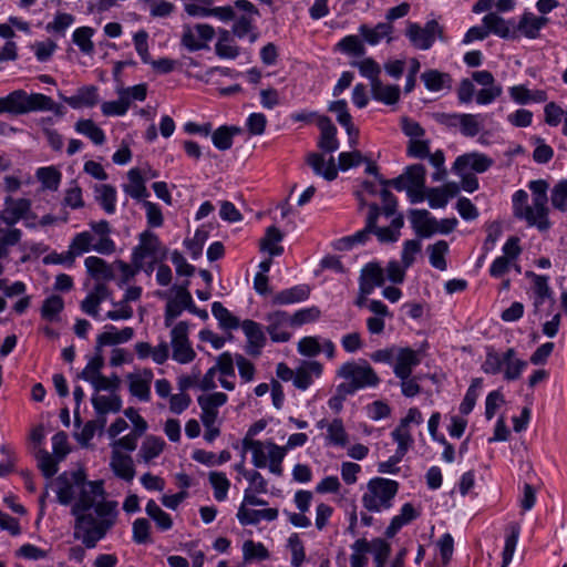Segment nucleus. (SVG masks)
Listing matches in <instances>:
<instances>
[{
    "label": "nucleus",
    "instance_id": "56",
    "mask_svg": "<svg viewBox=\"0 0 567 567\" xmlns=\"http://www.w3.org/2000/svg\"><path fill=\"white\" fill-rule=\"evenodd\" d=\"M209 483L214 488V497L218 502H223L227 498V493L230 486V482L226 474L223 472H210Z\"/></svg>",
    "mask_w": 567,
    "mask_h": 567
},
{
    "label": "nucleus",
    "instance_id": "31",
    "mask_svg": "<svg viewBox=\"0 0 567 567\" xmlns=\"http://www.w3.org/2000/svg\"><path fill=\"white\" fill-rule=\"evenodd\" d=\"M482 22L488 30V35L495 34L499 38L507 39L513 37L514 34V27L512 22L506 21L496 13H487L486 16L483 17Z\"/></svg>",
    "mask_w": 567,
    "mask_h": 567
},
{
    "label": "nucleus",
    "instance_id": "38",
    "mask_svg": "<svg viewBox=\"0 0 567 567\" xmlns=\"http://www.w3.org/2000/svg\"><path fill=\"white\" fill-rule=\"evenodd\" d=\"M231 35L238 39H247L250 43H254L258 39V32L256 31L252 20L243 16L234 21L231 28Z\"/></svg>",
    "mask_w": 567,
    "mask_h": 567
},
{
    "label": "nucleus",
    "instance_id": "26",
    "mask_svg": "<svg viewBox=\"0 0 567 567\" xmlns=\"http://www.w3.org/2000/svg\"><path fill=\"white\" fill-rule=\"evenodd\" d=\"M363 41L369 45H378L383 40H390L393 27L390 23L380 22L374 27L361 24L358 29Z\"/></svg>",
    "mask_w": 567,
    "mask_h": 567
},
{
    "label": "nucleus",
    "instance_id": "58",
    "mask_svg": "<svg viewBox=\"0 0 567 567\" xmlns=\"http://www.w3.org/2000/svg\"><path fill=\"white\" fill-rule=\"evenodd\" d=\"M243 556L245 561L254 559L266 560L269 558V551L262 543H255L251 539L245 540L243 545Z\"/></svg>",
    "mask_w": 567,
    "mask_h": 567
},
{
    "label": "nucleus",
    "instance_id": "37",
    "mask_svg": "<svg viewBox=\"0 0 567 567\" xmlns=\"http://www.w3.org/2000/svg\"><path fill=\"white\" fill-rule=\"evenodd\" d=\"M212 313L218 320L224 330H236L241 327L239 318L234 316L221 302L215 301L212 305Z\"/></svg>",
    "mask_w": 567,
    "mask_h": 567
},
{
    "label": "nucleus",
    "instance_id": "27",
    "mask_svg": "<svg viewBox=\"0 0 567 567\" xmlns=\"http://www.w3.org/2000/svg\"><path fill=\"white\" fill-rule=\"evenodd\" d=\"M110 466L117 477L126 482H131L135 476V468L132 457L121 453L118 450L112 451Z\"/></svg>",
    "mask_w": 567,
    "mask_h": 567
},
{
    "label": "nucleus",
    "instance_id": "7",
    "mask_svg": "<svg viewBox=\"0 0 567 567\" xmlns=\"http://www.w3.org/2000/svg\"><path fill=\"white\" fill-rule=\"evenodd\" d=\"M173 359L181 364L192 362L196 353L188 340V324L185 321L178 322L171 331Z\"/></svg>",
    "mask_w": 567,
    "mask_h": 567
},
{
    "label": "nucleus",
    "instance_id": "59",
    "mask_svg": "<svg viewBox=\"0 0 567 567\" xmlns=\"http://www.w3.org/2000/svg\"><path fill=\"white\" fill-rule=\"evenodd\" d=\"M64 302L62 297L58 295L50 296L43 301L41 316L48 321L56 320L59 313L63 310Z\"/></svg>",
    "mask_w": 567,
    "mask_h": 567
},
{
    "label": "nucleus",
    "instance_id": "32",
    "mask_svg": "<svg viewBox=\"0 0 567 567\" xmlns=\"http://www.w3.org/2000/svg\"><path fill=\"white\" fill-rule=\"evenodd\" d=\"M546 23V18L537 17L533 12H525L519 19L517 29L526 38L536 39Z\"/></svg>",
    "mask_w": 567,
    "mask_h": 567
},
{
    "label": "nucleus",
    "instance_id": "61",
    "mask_svg": "<svg viewBox=\"0 0 567 567\" xmlns=\"http://www.w3.org/2000/svg\"><path fill=\"white\" fill-rule=\"evenodd\" d=\"M321 317V310L317 306L297 310L291 318V327H301L317 321Z\"/></svg>",
    "mask_w": 567,
    "mask_h": 567
},
{
    "label": "nucleus",
    "instance_id": "14",
    "mask_svg": "<svg viewBox=\"0 0 567 567\" xmlns=\"http://www.w3.org/2000/svg\"><path fill=\"white\" fill-rule=\"evenodd\" d=\"M241 330L246 336V352L251 357H259L267 343L262 326L254 320L246 319L241 322Z\"/></svg>",
    "mask_w": 567,
    "mask_h": 567
},
{
    "label": "nucleus",
    "instance_id": "4",
    "mask_svg": "<svg viewBox=\"0 0 567 567\" xmlns=\"http://www.w3.org/2000/svg\"><path fill=\"white\" fill-rule=\"evenodd\" d=\"M341 379L350 381L358 391L364 388H373L380 383V378L373 368L365 361H349L343 363L337 371Z\"/></svg>",
    "mask_w": 567,
    "mask_h": 567
},
{
    "label": "nucleus",
    "instance_id": "43",
    "mask_svg": "<svg viewBox=\"0 0 567 567\" xmlns=\"http://www.w3.org/2000/svg\"><path fill=\"white\" fill-rule=\"evenodd\" d=\"M336 48L343 54L352 58H360L364 55L365 49L363 42L358 35L350 34L343 37L337 44Z\"/></svg>",
    "mask_w": 567,
    "mask_h": 567
},
{
    "label": "nucleus",
    "instance_id": "47",
    "mask_svg": "<svg viewBox=\"0 0 567 567\" xmlns=\"http://www.w3.org/2000/svg\"><path fill=\"white\" fill-rule=\"evenodd\" d=\"M92 405L97 414L116 413L121 411L122 400L118 395H96L92 398Z\"/></svg>",
    "mask_w": 567,
    "mask_h": 567
},
{
    "label": "nucleus",
    "instance_id": "22",
    "mask_svg": "<svg viewBox=\"0 0 567 567\" xmlns=\"http://www.w3.org/2000/svg\"><path fill=\"white\" fill-rule=\"evenodd\" d=\"M409 218L414 231L420 237H430L437 231L436 220L430 216L426 209H411Z\"/></svg>",
    "mask_w": 567,
    "mask_h": 567
},
{
    "label": "nucleus",
    "instance_id": "8",
    "mask_svg": "<svg viewBox=\"0 0 567 567\" xmlns=\"http://www.w3.org/2000/svg\"><path fill=\"white\" fill-rule=\"evenodd\" d=\"M215 53L221 60H239L240 63L249 62L251 59V53L240 49L235 37L226 29H219L217 32Z\"/></svg>",
    "mask_w": 567,
    "mask_h": 567
},
{
    "label": "nucleus",
    "instance_id": "29",
    "mask_svg": "<svg viewBox=\"0 0 567 567\" xmlns=\"http://www.w3.org/2000/svg\"><path fill=\"white\" fill-rule=\"evenodd\" d=\"M322 365L318 361L305 362L295 371L293 385L299 390H307L312 383V374L319 377Z\"/></svg>",
    "mask_w": 567,
    "mask_h": 567
},
{
    "label": "nucleus",
    "instance_id": "54",
    "mask_svg": "<svg viewBox=\"0 0 567 567\" xmlns=\"http://www.w3.org/2000/svg\"><path fill=\"white\" fill-rule=\"evenodd\" d=\"M327 441L342 447L348 444V433L341 419H334L328 424Z\"/></svg>",
    "mask_w": 567,
    "mask_h": 567
},
{
    "label": "nucleus",
    "instance_id": "12",
    "mask_svg": "<svg viewBox=\"0 0 567 567\" xmlns=\"http://www.w3.org/2000/svg\"><path fill=\"white\" fill-rule=\"evenodd\" d=\"M266 331L270 336L272 342H287L291 338V333L287 331V327H291L290 315L282 310L272 311L266 315Z\"/></svg>",
    "mask_w": 567,
    "mask_h": 567
},
{
    "label": "nucleus",
    "instance_id": "11",
    "mask_svg": "<svg viewBox=\"0 0 567 567\" xmlns=\"http://www.w3.org/2000/svg\"><path fill=\"white\" fill-rule=\"evenodd\" d=\"M148 33L145 30H138L133 34V44L142 62L154 68L156 71H172L175 69V62L169 59L155 60L150 54Z\"/></svg>",
    "mask_w": 567,
    "mask_h": 567
},
{
    "label": "nucleus",
    "instance_id": "28",
    "mask_svg": "<svg viewBox=\"0 0 567 567\" xmlns=\"http://www.w3.org/2000/svg\"><path fill=\"white\" fill-rule=\"evenodd\" d=\"M94 34L95 30L87 25L79 27L72 32L71 40L84 56L92 58L95 52Z\"/></svg>",
    "mask_w": 567,
    "mask_h": 567
},
{
    "label": "nucleus",
    "instance_id": "25",
    "mask_svg": "<svg viewBox=\"0 0 567 567\" xmlns=\"http://www.w3.org/2000/svg\"><path fill=\"white\" fill-rule=\"evenodd\" d=\"M278 514L277 508L250 509L245 506H239L237 519L243 526L257 525L262 519L268 522L277 519Z\"/></svg>",
    "mask_w": 567,
    "mask_h": 567
},
{
    "label": "nucleus",
    "instance_id": "64",
    "mask_svg": "<svg viewBox=\"0 0 567 567\" xmlns=\"http://www.w3.org/2000/svg\"><path fill=\"white\" fill-rule=\"evenodd\" d=\"M551 206L559 212H567V182L559 181L551 189Z\"/></svg>",
    "mask_w": 567,
    "mask_h": 567
},
{
    "label": "nucleus",
    "instance_id": "9",
    "mask_svg": "<svg viewBox=\"0 0 567 567\" xmlns=\"http://www.w3.org/2000/svg\"><path fill=\"white\" fill-rule=\"evenodd\" d=\"M440 33V25L435 20L427 21L425 25H420L414 22H410L405 30V35L410 40L413 47L419 50L430 49L437 34Z\"/></svg>",
    "mask_w": 567,
    "mask_h": 567
},
{
    "label": "nucleus",
    "instance_id": "10",
    "mask_svg": "<svg viewBox=\"0 0 567 567\" xmlns=\"http://www.w3.org/2000/svg\"><path fill=\"white\" fill-rule=\"evenodd\" d=\"M214 35L215 30L209 24L184 25L181 41L189 51H198L207 48Z\"/></svg>",
    "mask_w": 567,
    "mask_h": 567
},
{
    "label": "nucleus",
    "instance_id": "24",
    "mask_svg": "<svg viewBox=\"0 0 567 567\" xmlns=\"http://www.w3.org/2000/svg\"><path fill=\"white\" fill-rule=\"evenodd\" d=\"M311 289L308 285L301 284L277 292L272 297V305L287 306L302 302L309 299Z\"/></svg>",
    "mask_w": 567,
    "mask_h": 567
},
{
    "label": "nucleus",
    "instance_id": "5",
    "mask_svg": "<svg viewBox=\"0 0 567 567\" xmlns=\"http://www.w3.org/2000/svg\"><path fill=\"white\" fill-rule=\"evenodd\" d=\"M167 249L162 245L158 236L150 230L140 235V244L132 251V264L137 268H144V260L147 257L154 261L166 258Z\"/></svg>",
    "mask_w": 567,
    "mask_h": 567
},
{
    "label": "nucleus",
    "instance_id": "6",
    "mask_svg": "<svg viewBox=\"0 0 567 567\" xmlns=\"http://www.w3.org/2000/svg\"><path fill=\"white\" fill-rule=\"evenodd\" d=\"M548 187V183L544 179L530 181L528 184L533 199L532 209H534L535 219L537 218L538 220L534 226H536L542 231L547 230L550 227V221L548 220L549 209L547 207Z\"/></svg>",
    "mask_w": 567,
    "mask_h": 567
},
{
    "label": "nucleus",
    "instance_id": "55",
    "mask_svg": "<svg viewBox=\"0 0 567 567\" xmlns=\"http://www.w3.org/2000/svg\"><path fill=\"white\" fill-rule=\"evenodd\" d=\"M427 250L430 252V264L439 270H445L447 267L445 260V254L449 250L447 243L445 240H439L429 246Z\"/></svg>",
    "mask_w": 567,
    "mask_h": 567
},
{
    "label": "nucleus",
    "instance_id": "19",
    "mask_svg": "<svg viewBox=\"0 0 567 567\" xmlns=\"http://www.w3.org/2000/svg\"><path fill=\"white\" fill-rule=\"evenodd\" d=\"M317 125L320 130V137L318 147L326 153H333L339 148V141L337 138V127L333 125L328 116L320 115L317 120Z\"/></svg>",
    "mask_w": 567,
    "mask_h": 567
},
{
    "label": "nucleus",
    "instance_id": "39",
    "mask_svg": "<svg viewBox=\"0 0 567 567\" xmlns=\"http://www.w3.org/2000/svg\"><path fill=\"white\" fill-rule=\"evenodd\" d=\"M95 198L107 214H113L115 212L116 205V189L112 185L101 184L96 185L94 188Z\"/></svg>",
    "mask_w": 567,
    "mask_h": 567
},
{
    "label": "nucleus",
    "instance_id": "50",
    "mask_svg": "<svg viewBox=\"0 0 567 567\" xmlns=\"http://www.w3.org/2000/svg\"><path fill=\"white\" fill-rule=\"evenodd\" d=\"M239 132L240 130L235 126H220L212 135L213 144L220 151L229 150L233 145L234 135Z\"/></svg>",
    "mask_w": 567,
    "mask_h": 567
},
{
    "label": "nucleus",
    "instance_id": "18",
    "mask_svg": "<svg viewBox=\"0 0 567 567\" xmlns=\"http://www.w3.org/2000/svg\"><path fill=\"white\" fill-rule=\"evenodd\" d=\"M104 329L105 331L96 337V344L94 348L96 352H102L103 347L106 346L125 343L134 337V329L131 327L117 330L115 326L106 324Z\"/></svg>",
    "mask_w": 567,
    "mask_h": 567
},
{
    "label": "nucleus",
    "instance_id": "44",
    "mask_svg": "<svg viewBox=\"0 0 567 567\" xmlns=\"http://www.w3.org/2000/svg\"><path fill=\"white\" fill-rule=\"evenodd\" d=\"M142 10H146L154 18H166L173 10L174 4L167 0H137Z\"/></svg>",
    "mask_w": 567,
    "mask_h": 567
},
{
    "label": "nucleus",
    "instance_id": "40",
    "mask_svg": "<svg viewBox=\"0 0 567 567\" xmlns=\"http://www.w3.org/2000/svg\"><path fill=\"white\" fill-rule=\"evenodd\" d=\"M520 533V527L517 523H511L507 527V535L505 538V546L502 553V567H507L513 559Z\"/></svg>",
    "mask_w": 567,
    "mask_h": 567
},
{
    "label": "nucleus",
    "instance_id": "60",
    "mask_svg": "<svg viewBox=\"0 0 567 567\" xmlns=\"http://www.w3.org/2000/svg\"><path fill=\"white\" fill-rule=\"evenodd\" d=\"M351 548L353 554L350 557L351 567H365L368 565L367 553L370 551V544L365 538L357 539Z\"/></svg>",
    "mask_w": 567,
    "mask_h": 567
},
{
    "label": "nucleus",
    "instance_id": "41",
    "mask_svg": "<svg viewBox=\"0 0 567 567\" xmlns=\"http://www.w3.org/2000/svg\"><path fill=\"white\" fill-rule=\"evenodd\" d=\"M93 241H94V235L91 231H81L78 233L71 240L69 245V250L71 257H76L89 252L93 250Z\"/></svg>",
    "mask_w": 567,
    "mask_h": 567
},
{
    "label": "nucleus",
    "instance_id": "23",
    "mask_svg": "<svg viewBox=\"0 0 567 567\" xmlns=\"http://www.w3.org/2000/svg\"><path fill=\"white\" fill-rule=\"evenodd\" d=\"M306 162L312 168L316 175L322 176L329 182L334 181L338 176V169L334 164L333 156H330L329 161L326 162L322 154L309 153L307 155Z\"/></svg>",
    "mask_w": 567,
    "mask_h": 567
},
{
    "label": "nucleus",
    "instance_id": "35",
    "mask_svg": "<svg viewBox=\"0 0 567 567\" xmlns=\"http://www.w3.org/2000/svg\"><path fill=\"white\" fill-rule=\"evenodd\" d=\"M379 216V205L375 203L370 204L369 213L365 220V227L350 236L353 246L357 244H365L369 240L370 235L373 234V229L375 228V224L378 223Z\"/></svg>",
    "mask_w": 567,
    "mask_h": 567
},
{
    "label": "nucleus",
    "instance_id": "21",
    "mask_svg": "<svg viewBox=\"0 0 567 567\" xmlns=\"http://www.w3.org/2000/svg\"><path fill=\"white\" fill-rule=\"evenodd\" d=\"M370 79L371 92L374 100L383 102L388 105L398 102L400 89L398 85H385L379 79V73H367Z\"/></svg>",
    "mask_w": 567,
    "mask_h": 567
},
{
    "label": "nucleus",
    "instance_id": "48",
    "mask_svg": "<svg viewBox=\"0 0 567 567\" xmlns=\"http://www.w3.org/2000/svg\"><path fill=\"white\" fill-rule=\"evenodd\" d=\"M421 80L426 89L433 92L450 90L452 84L450 73H421Z\"/></svg>",
    "mask_w": 567,
    "mask_h": 567
},
{
    "label": "nucleus",
    "instance_id": "52",
    "mask_svg": "<svg viewBox=\"0 0 567 567\" xmlns=\"http://www.w3.org/2000/svg\"><path fill=\"white\" fill-rule=\"evenodd\" d=\"M392 440L398 444L399 453L406 454L414 443V439L410 432V427L400 421V424L391 433Z\"/></svg>",
    "mask_w": 567,
    "mask_h": 567
},
{
    "label": "nucleus",
    "instance_id": "33",
    "mask_svg": "<svg viewBox=\"0 0 567 567\" xmlns=\"http://www.w3.org/2000/svg\"><path fill=\"white\" fill-rule=\"evenodd\" d=\"M528 194L524 189H518L513 195V210L514 216L519 219H525L528 226H534L537 224V218L535 219L534 209L532 206L527 205Z\"/></svg>",
    "mask_w": 567,
    "mask_h": 567
},
{
    "label": "nucleus",
    "instance_id": "2",
    "mask_svg": "<svg viewBox=\"0 0 567 567\" xmlns=\"http://www.w3.org/2000/svg\"><path fill=\"white\" fill-rule=\"evenodd\" d=\"M526 368L527 362L516 358L514 348H508L505 352L499 353L493 347L486 348V358L481 367L486 374L495 375L503 372L506 381L519 379Z\"/></svg>",
    "mask_w": 567,
    "mask_h": 567
},
{
    "label": "nucleus",
    "instance_id": "46",
    "mask_svg": "<svg viewBox=\"0 0 567 567\" xmlns=\"http://www.w3.org/2000/svg\"><path fill=\"white\" fill-rule=\"evenodd\" d=\"M145 511L147 515L155 522L158 529L165 532L172 528V517L166 512H164L154 499H150L147 502Z\"/></svg>",
    "mask_w": 567,
    "mask_h": 567
},
{
    "label": "nucleus",
    "instance_id": "63",
    "mask_svg": "<svg viewBox=\"0 0 567 567\" xmlns=\"http://www.w3.org/2000/svg\"><path fill=\"white\" fill-rule=\"evenodd\" d=\"M460 130L464 136L474 137L482 128V116L480 114H462Z\"/></svg>",
    "mask_w": 567,
    "mask_h": 567
},
{
    "label": "nucleus",
    "instance_id": "45",
    "mask_svg": "<svg viewBox=\"0 0 567 567\" xmlns=\"http://www.w3.org/2000/svg\"><path fill=\"white\" fill-rule=\"evenodd\" d=\"M75 131L89 137L94 144L102 145L105 142L103 130L92 120H80L75 124Z\"/></svg>",
    "mask_w": 567,
    "mask_h": 567
},
{
    "label": "nucleus",
    "instance_id": "16",
    "mask_svg": "<svg viewBox=\"0 0 567 567\" xmlns=\"http://www.w3.org/2000/svg\"><path fill=\"white\" fill-rule=\"evenodd\" d=\"M421 363V352L409 347L398 348L393 372L396 378L411 377L413 369Z\"/></svg>",
    "mask_w": 567,
    "mask_h": 567
},
{
    "label": "nucleus",
    "instance_id": "53",
    "mask_svg": "<svg viewBox=\"0 0 567 567\" xmlns=\"http://www.w3.org/2000/svg\"><path fill=\"white\" fill-rule=\"evenodd\" d=\"M54 102L50 96L41 93L27 94L25 113L34 111H53Z\"/></svg>",
    "mask_w": 567,
    "mask_h": 567
},
{
    "label": "nucleus",
    "instance_id": "57",
    "mask_svg": "<svg viewBox=\"0 0 567 567\" xmlns=\"http://www.w3.org/2000/svg\"><path fill=\"white\" fill-rule=\"evenodd\" d=\"M282 240L281 231L275 227L270 226L266 230V235L261 240V249L267 250L271 256H278L284 251L281 246H275V244Z\"/></svg>",
    "mask_w": 567,
    "mask_h": 567
},
{
    "label": "nucleus",
    "instance_id": "30",
    "mask_svg": "<svg viewBox=\"0 0 567 567\" xmlns=\"http://www.w3.org/2000/svg\"><path fill=\"white\" fill-rule=\"evenodd\" d=\"M84 265L87 274L94 280L109 281L114 278L113 267L100 257L90 256L85 258Z\"/></svg>",
    "mask_w": 567,
    "mask_h": 567
},
{
    "label": "nucleus",
    "instance_id": "3",
    "mask_svg": "<svg viewBox=\"0 0 567 567\" xmlns=\"http://www.w3.org/2000/svg\"><path fill=\"white\" fill-rule=\"evenodd\" d=\"M399 491V483L383 477L369 481L362 504L369 512H381L392 506V501Z\"/></svg>",
    "mask_w": 567,
    "mask_h": 567
},
{
    "label": "nucleus",
    "instance_id": "51",
    "mask_svg": "<svg viewBox=\"0 0 567 567\" xmlns=\"http://www.w3.org/2000/svg\"><path fill=\"white\" fill-rule=\"evenodd\" d=\"M74 23V17L71 13L58 12L52 21H50L45 30L47 32L60 37H64L66 30Z\"/></svg>",
    "mask_w": 567,
    "mask_h": 567
},
{
    "label": "nucleus",
    "instance_id": "62",
    "mask_svg": "<svg viewBox=\"0 0 567 567\" xmlns=\"http://www.w3.org/2000/svg\"><path fill=\"white\" fill-rule=\"evenodd\" d=\"M370 544V551L373 553L375 567H384L391 551L390 544L383 538H374Z\"/></svg>",
    "mask_w": 567,
    "mask_h": 567
},
{
    "label": "nucleus",
    "instance_id": "42",
    "mask_svg": "<svg viewBox=\"0 0 567 567\" xmlns=\"http://www.w3.org/2000/svg\"><path fill=\"white\" fill-rule=\"evenodd\" d=\"M56 50L58 43L50 38L35 41L30 45V51L33 53L35 59L41 63L51 61Z\"/></svg>",
    "mask_w": 567,
    "mask_h": 567
},
{
    "label": "nucleus",
    "instance_id": "34",
    "mask_svg": "<svg viewBox=\"0 0 567 567\" xmlns=\"http://www.w3.org/2000/svg\"><path fill=\"white\" fill-rule=\"evenodd\" d=\"M130 184L123 186L124 192L134 199L141 200L150 196L145 181L138 168H132L127 173Z\"/></svg>",
    "mask_w": 567,
    "mask_h": 567
},
{
    "label": "nucleus",
    "instance_id": "20",
    "mask_svg": "<svg viewBox=\"0 0 567 567\" xmlns=\"http://www.w3.org/2000/svg\"><path fill=\"white\" fill-rule=\"evenodd\" d=\"M6 207L0 212V219L8 226L17 224L31 208V202L27 198H6Z\"/></svg>",
    "mask_w": 567,
    "mask_h": 567
},
{
    "label": "nucleus",
    "instance_id": "15",
    "mask_svg": "<svg viewBox=\"0 0 567 567\" xmlns=\"http://www.w3.org/2000/svg\"><path fill=\"white\" fill-rule=\"evenodd\" d=\"M188 281L184 286L178 287L176 296L169 299L165 307V326L171 327L173 321L179 317L184 309L189 310L193 306V298L187 290Z\"/></svg>",
    "mask_w": 567,
    "mask_h": 567
},
{
    "label": "nucleus",
    "instance_id": "49",
    "mask_svg": "<svg viewBox=\"0 0 567 567\" xmlns=\"http://www.w3.org/2000/svg\"><path fill=\"white\" fill-rule=\"evenodd\" d=\"M165 446V442L161 437L148 436L142 444L138 456L148 463L153 458L157 457Z\"/></svg>",
    "mask_w": 567,
    "mask_h": 567
},
{
    "label": "nucleus",
    "instance_id": "13",
    "mask_svg": "<svg viewBox=\"0 0 567 567\" xmlns=\"http://www.w3.org/2000/svg\"><path fill=\"white\" fill-rule=\"evenodd\" d=\"M91 233L94 235L93 250L105 256H110L116 250L115 241L111 238V226L105 219L91 221Z\"/></svg>",
    "mask_w": 567,
    "mask_h": 567
},
{
    "label": "nucleus",
    "instance_id": "1",
    "mask_svg": "<svg viewBox=\"0 0 567 567\" xmlns=\"http://www.w3.org/2000/svg\"><path fill=\"white\" fill-rule=\"evenodd\" d=\"M79 497L71 508L75 517L74 538L86 548H94L115 525L117 502L104 501L103 481L89 482L78 489Z\"/></svg>",
    "mask_w": 567,
    "mask_h": 567
},
{
    "label": "nucleus",
    "instance_id": "17",
    "mask_svg": "<svg viewBox=\"0 0 567 567\" xmlns=\"http://www.w3.org/2000/svg\"><path fill=\"white\" fill-rule=\"evenodd\" d=\"M493 165V159L481 153H467L456 157L453 164V172L462 174L467 168L475 173H484Z\"/></svg>",
    "mask_w": 567,
    "mask_h": 567
},
{
    "label": "nucleus",
    "instance_id": "36",
    "mask_svg": "<svg viewBox=\"0 0 567 567\" xmlns=\"http://www.w3.org/2000/svg\"><path fill=\"white\" fill-rule=\"evenodd\" d=\"M243 447L245 451H251L252 453V464L258 468H264L267 466L268 456V442H261L258 440H252L249 437H245L243 440Z\"/></svg>",
    "mask_w": 567,
    "mask_h": 567
}]
</instances>
